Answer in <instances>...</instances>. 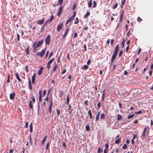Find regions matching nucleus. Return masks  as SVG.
<instances>
[{
	"label": "nucleus",
	"instance_id": "nucleus-45",
	"mask_svg": "<svg viewBox=\"0 0 153 153\" xmlns=\"http://www.w3.org/2000/svg\"><path fill=\"white\" fill-rule=\"evenodd\" d=\"M99 116L100 115H97L96 117V121H98L99 119Z\"/></svg>",
	"mask_w": 153,
	"mask_h": 153
},
{
	"label": "nucleus",
	"instance_id": "nucleus-39",
	"mask_svg": "<svg viewBox=\"0 0 153 153\" xmlns=\"http://www.w3.org/2000/svg\"><path fill=\"white\" fill-rule=\"evenodd\" d=\"M85 129L87 131H89L90 130V128L88 125H86L85 126Z\"/></svg>",
	"mask_w": 153,
	"mask_h": 153
},
{
	"label": "nucleus",
	"instance_id": "nucleus-25",
	"mask_svg": "<svg viewBox=\"0 0 153 153\" xmlns=\"http://www.w3.org/2000/svg\"><path fill=\"white\" fill-rule=\"evenodd\" d=\"M29 106L31 109L33 108V105L32 104V101L30 100L29 101Z\"/></svg>",
	"mask_w": 153,
	"mask_h": 153
},
{
	"label": "nucleus",
	"instance_id": "nucleus-50",
	"mask_svg": "<svg viewBox=\"0 0 153 153\" xmlns=\"http://www.w3.org/2000/svg\"><path fill=\"white\" fill-rule=\"evenodd\" d=\"M50 105H53V100L52 99L51 100V99L50 100Z\"/></svg>",
	"mask_w": 153,
	"mask_h": 153
},
{
	"label": "nucleus",
	"instance_id": "nucleus-6",
	"mask_svg": "<svg viewBox=\"0 0 153 153\" xmlns=\"http://www.w3.org/2000/svg\"><path fill=\"white\" fill-rule=\"evenodd\" d=\"M117 53H114V54H113L112 57L111 59V62H114V60L115 59L116 57L117 56Z\"/></svg>",
	"mask_w": 153,
	"mask_h": 153
},
{
	"label": "nucleus",
	"instance_id": "nucleus-44",
	"mask_svg": "<svg viewBox=\"0 0 153 153\" xmlns=\"http://www.w3.org/2000/svg\"><path fill=\"white\" fill-rule=\"evenodd\" d=\"M118 4L117 3H116L114 5L113 9L114 10L117 7Z\"/></svg>",
	"mask_w": 153,
	"mask_h": 153
},
{
	"label": "nucleus",
	"instance_id": "nucleus-26",
	"mask_svg": "<svg viewBox=\"0 0 153 153\" xmlns=\"http://www.w3.org/2000/svg\"><path fill=\"white\" fill-rule=\"evenodd\" d=\"M30 132L31 133L33 131V125L32 123H31L30 126Z\"/></svg>",
	"mask_w": 153,
	"mask_h": 153
},
{
	"label": "nucleus",
	"instance_id": "nucleus-42",
	"mask_svg": "<svg viewBox=\"0 0 153 153\" xmlns=\"http://www.w3.org/2000/svg\"><path fill=\"white\" fill-rule=\"evenodd\" d=\"M127 145L125 143L124 145L123 146L122 148L123 149H126L127 148Z\"/></svg>",
	"mask_w": 153,
	"mask_h": 153
},
{
	"label": "nucleus",
	"instance_id": "nucleus-12",
	"mask_svg": "<svg viewBox=\"0 0 153 153\" xmlns=\"http://www.w3.org/2000/svg\"><path fill=\"white\" fill-rule=\"evenodd\" d=\"M44 22V19L43 18L42 19L38 20L37 22V24L39 25L42 24Z\"/></svg>",
	"mask_w": 153,
	"mask_h": 153
},
{
	"label": "nucleus",
	"instance_id": "nucleus-18",
	"mask_svg": "<svg viewBox=\"0 0 153 153\" xmlns=\"http://www.w3.org/2000/svg\"><path fill=\"white\" fill-rule=\"evenodd\" d=\"M119 45H117L116 46L115 49L114 50V52L116 53H118V51L119 49Z\"/></svg>",
	"mask_w": 153,
	"mask_h": 153
},
{
	"label": "nucleus",
	"instance_id": "nucleus-54",
	"mask_svg": "<svg viewBox=\"0 0 153 153\" xmlns=\"http://www.w3.org/2000/svg\"><path fill=\"white\" fill-rule=\"evenodd\" d=\"M125 40L124 39L123 40V42H122V48H123L124 47V43H125Z\"/></svg>",
	"mask_w": 153,
	"mask_h": 153
},
{
	"label": "nucleus",
	"instance_id": "nucleus-57",
	"mask_svg": "<svg viewBox=\"0 0 153 153\" xmlns=\"http://www.w3.org/2000/svg\"><path fill=\"white\" fill-rule=\"evenodd\" d=\"M97 107L98 108H99L100 107V102H99L97 103Z\"/></svg>",
	"mask_w": 153,
	"mask_h": 153
},
{
	"label": "nucleus",
	"instance_id": "nucleus-7",
	"mask_svg": "<svg viewBox=\"0 0 153 153\" xmlns=\"http://www.w3.org/2000/svg\"><path fill=\"white\" fill-rule=\"evenodd\" d=\"M63 8V7L62 6H60L59 8V10L57 13V15L59 17L60 16L62 12Z\"/></svg>",
	"mask_w": 153,
	"mask_h": 153
},
{
	"label": "nucleus",
	"instance_id": "nucleus-1",
	"mask_svg": "<svg viewBox=\"0 0 153 153\" xmlns=\"http://www.w3.org/2000/svg\"><path fill=\"white\" fill-rule=\"evenodd\" d=\"M43 39H42L41 41H39L37 44L36 43L37 41L35 42L33 45V48L34 51H36L37 50V48L42 45L43 43Z\"/></svg>",
	"mask_w": 153,
	"mask_h": 153
},
{
	"label": "nucleus",
	"instance_id": "nucleus-61",
	"mask_svg": "<svg viewBox=\"0 0 153 153\" xmlns=\"http://www.w3.org/2000/svg\"><path fill=\"white\" fill-rule=\"evenodd\" d=\"M76 15V12L74 13L73 14V15L72 16H71V17L73 19V18H74Z\"/></svg>",
	"mask_w": 153,
	"mask_h": 153
},
{
	"label": "nucleus",
	"instance_id": "nucleus-34",
	"mask_svg": "<svg viewBox=\"0 0 153 153\" xmlns=\"http://www.w3.org/2000/svg\"><path fill=\"white\" fill-rule=\"evenodd\" d=\"M120 140H121V139H120V138H118L115 141V143L116 144H118L120 143Z\"/></svg>",
	"mask_w": 153,
	"mask_h": 153
},
{
	"label": "nucleus",
	"instance_id": "nucleus-41",
	"mask_svg": "<svg viewBox=\"0 0 153 153\" xmlns=\"http://www.w3.org/2000/svg\"><path fill=\"white\" fill-rule=\"evenodd\" d=\"M79 22V20L78 19L77 17L76 18V20L74 22V24H77Z\"/></svg>",
	"mask_w": 153,
	"mask_h": 153
},
{
	"label": "nucleus",
	"instance_id": "nucleus-46",
	"mask_svg": "<svg viewBox=\"0 0 153 153\" xmlns=\"http://www.w3.org/2000/svg\"><path fill=\"white\" fill-rule=\"evenodd\" d=\"M64 92L62 91H60V93H59V95L61 97H62L64 94Z\"/></svg>",
	"mask_w": 153,
	"mask_h": 153
},
{
	"label": "nucleus",
	"instance_id": "nucleus-3",
	"mask_svg": "<svg viewBox=\"0 0 153 153\" xmlns=\"http://www.w3.org/2000/svg\"><path fill=\"white\" fill-rule=\"evenodd\" d=\"M51 40V36L50 35H48L45 39V44L47 45H49Z\"/></svg>",
	"mask_w": 153,
	"mask_h": 153
},
{
	"label": "nucleus",
	"instance_id": "nucleus-23",
	"mask_svg": "<svg viewBox=\"0 0 153 153\" xmlns=\"http://www.w3.org/2000/svg\"><path fill=\"white\" fill-rule=\"evenodd\" d=\"M54 18V16H53V15H52L51 16V18L50 19H48L47 20L49 22V23H50L52 21V20H53Z\"/></svg>",
	"mask_w": 153,
	"mask_h": 153
},
{
	"label": "nucleus",
	"instance_id": "nucleus-14",
	"mask_svg": "<svg viewBox=\"0 0 153 153\" xmlns=\"http://www.w3.org/2000/svg\"><path fill=\"white\" fill-rule=\"evenodd\" d=\"M123 11L122 12V13H121V14L120 15V19L119 20V22H121L123 18Z\"/></svg>",
	"mask_w": 153,
	"mask_h": 153
},
{
	"label": "nucleus",
	"instance_id": "nucleus-33",
	"mask_svg": "<svg viewBox=\"0 0 153 153\" xmlns=\"http://www.w3.org/2000/svg\"><path fill=\"white\" fill-rule=\"evenodd\" d=\"M88 68V66L86 65H84L82 68V69H84L85 70H87Z\"/></svg>",
	"mask_w": 153,
	"mask_h": 153
},
{
	"label": "nucleus",
	"instance_id": "nucleus-10",
	"mask_svg": "<svg viewBox=\"0 0 153 153\" xmlns=\"http://www.w3.org/2000/svg\"><path fill=\"white\" fill-rule=\"evenodd\" d=\"M15 94L14 91L13 93H11L10 94V97L11 100H13L14 99Z\"/></svg>",
	"mask_w": 153,
	"mask_h": 153
},
{
	"label": "nucleus",
	"instance_id": "nucleus-36",
	"mask_svg": "<svg viewBox=\"0 0 153 153\" xmlns=\"http://www.w3.org/2000/svg\"><path fill=\"white\" fill-rule=\"evenodd\" d=\"M122 118V116L121 115H120L119 114L117 115V120H120Z\"/></svg>",
	"mask_w": 153,
	"mask_h": 153
},
{
	"label": "nucleus",
	"instance_id": "nucleus-8",
	"mask_svg": "<svg viewBox=\"0 0 153 153\" xmlns=\"http://www.w3.org/2000/svg\"><path fill=\"white\" fill-rule=\"evenodd\" d=\"M148 135L147 134L146 132H143L142 134L140 136V138L142 140H144L145 138V137L147 136Z\"/></svg>",
	"mask_w": 153,
	"mask_h": 153
},
{
	"label": "nucleus",
	"instance_id": "nucleus-37",
	"mask_svg": "<svg viewBox=\"0 0 153 153\" xmlns=\"http://www.w3.org/2000/svg\"><path fill=\"white\" fill-rule=\"evenodd\" d=\"M105 149H104L106 150H108L109 145L107 143L105 144Z\"/></svg>",
	"mask_w": 153,
	"mask_h": 153
},
{
	"label": "nucleus",
	"instance_id": "nucleus-40",
	"mask_svg": "<svg viewBox=\"0 0 153 153\" xmlns=\"http://www.w3.org/2000/svg\"><path fill=\"white\" fill-rule=\"evenodd\" d=\"M10 74H9L7 75V83H9L10 82Z\"/></svg>",
	"mask_w": 153,
	"mask_h": 153
},
{
	"label": "nucleus",
	"instance_id": "nucleus-11",
	"mask_svg": "<svg viewBox=\"0 0 153 153\" xmlns=\"http://www.w3.org/2000/svg\"><path fill=\"white\" fill-rule=\"evenodd\" d=\"M47 137V135L45 136L44 137L43 140H42L41 142V145L42 146H43L44 145L45 143Z\"/></svg>",
	"mask_w": 153,
	"mask_h": 153
},
{
	"label": "nucleus",
	"instance_id": "nucleus-48",
	"mask_svg": "<svg viewBox=\"0 0 153 153\" xmlns=\"http://www.w3.org/2000/svg\"><path fill=\"white\" fill-rule=\"evenodd\" d=\"M142 19L140 17H138L137 18V21L138 22H140L142 21Z\"/></svg>",
	"mask_w": 153,
	"mask_h": 153
},
{
	"label": "nucleus",
	"instance_id": "nucleus-63",
	"mask_svg": "<svg viewBox=\"0 0 153 153\" xmlns=\"http://www.w3.org/2000/svg\"><path fill=\"white\" fill-rule=\"evenodd\" d=\"M77 35H78L77 33L76 32L75 33H74V38H76L77 37Z\"/></svg>",
	"mask_w": 153,
	"mask_h": 153
},
{
	"label": "nucleus",
	"instance_id": "nucleus-32",
	"mask_svg": "<svg viewBox=\"0 0 153 153\" xmlns=\"http://www.w3.org/2000/svg\"><path fill=\"white\" fill-rule=\"evenodd\" d=\"M92 1L91 0H90L88 3V6L89 7H90L92 6Z\"/></svg>",
	"mask_w": 153,
	"mask_h": 153
},
{
	"label": "nucleus",
	"instance_id": "nucleus-51",
	"mask_svg": "<svg viewBox=\"0 0 153 153\" xmlns=\"http://www.w3.org/2000/svg\"><path fill=\"white\" fill-rule=\"evenodd\" d=\"M49 23L48 21L47 20L46 22L43 25V26H46Z\"/></svg>",
	"mask_w": 153,
	"mask_h": 153
},
{
	"label": "nucleus",
	"instance_id": "nucleus-52",
	"mask_svg": "<svg viewBox=\"0 0 153 153\" xmlns=\"http://www.w3.org/2000/svg\"><path fill=\"white\" fill-rule=\"evenodd\" d=\"M101 152H102V150H101L100 147L99 148L97 151V153H100Z\"/></svg>",
	"mask_w": 153,
	"mask_h": 153
},
{
	"label": "nucleus",
	"instance_id": "nucleus-60",
	"mask_svg": "<svg viewBox=\"0 0 153 153\" xmlns=\"http://www.w3.org/2000/svg\"><path fill=\"white\" fill-rule=\"evenodd\" d=\"M142 113V111H139L137 112H136L135 113V114H140Z\"/></svg>",
	"mask_w": 153,
	"mask_h": 153
},
{
	"label": "nucleus",
	"instance_id": "nucleus-17",
	"mask_svg": "<svg viewBox=\"0 0 153 153\" xmlns=\"http://www.w3.org/2000/svg\"><path fill=\"white\" fill-rule=\"evenodd\" d=\"M105 118V115L104 114V113H102L100 115V120L103 119V120H104Z\"/></svg>",
	"mask_w": 153,
	"mask_h": 153
},
{
	"label": "nucleus",
	"instance_id": "nucleus-28",
	"mask_svg": "<svg viewBox=\"0 0 153 153\" xmlns=\"http://www.w3.org/2000/svg\"><path fill=\"white\" fill-rule=\"evenodd\" d=\"M90 15V13L89 12H87L85 14L84 16V18H86L88 16Z\"/></svg>",
	"mask_w": 153,
	"mask_h": 153
},
{
	"label": "nucleus",
	"instance_id": "nucleus-20",
	"mask_svg": "<svg viewBox=\"0 0 153 153\" xmlns=\"http://www.w3.org/2000/svg\"><path fill=\"white\" fill-rule=\"evenodd\" d=\"M73 19L71 17L69 18L66 21V24H67L69 22H71L73 20Z\"/></svg>",
	"mask_w": 153,
	"mask_h": 153
},
{
	"label": "nucleus",
	"instance_id": "nucleus-2",
	"mask_svg": "<svg viewBox=\"0 0 153 153\" xmlns=\"http://www.w3.org/2000/svg\"><path fill=\"white\" fill-rule=\"evenodd\" d=\"M46 48L43 49L41 52H39L37 53V55L39 56L40 57L44 55L46 51Z\"/></svg>",
	"mask_w": 153,
	"mask_h": 153
},
{
	"label": "nucleus",
	"instance_id": "nucleus-47",
	"mask_svg": "<svg viewBox=\"0 0 153 153\" xmlns=\"http://www.w3.org/2000/svg\"><path fill=\"white\" fill-rule=\"evenodd\" d=\"M63 0H59L58 2L57 3H59V4L61 5L63 1Z\"/></svg>",
	"mask_w": 153,
	"mask_h": 153
},
{
	"label": "nucleus",
	"instance_id": "nucleus-30",
	"mask_svg": "<svg viewBox=\"0 0 153 153\" xmlns=\"http://www.w3.org/2000/svg\"><path fill=\"white\" fill-rule=\"evenodd\" d=\"M69 94H68V96L67 97V99H66L67 104L68 105H69Z\"/></svg>",
	"mask_w": 153,
	"mask_h": 153
},
{
	"label": "nucleus",
	"instance_id": "nucleus-31",
	"mask_svg": "<svg viewBox=\"0 0 153 153\" xmlns=\"http://www.w3.org/2000/svg\"><path fill=\"white\" fill-rule=\"evenodd\" d=\"M102 100L103 101L104 100L105 97V90H104L103 92V93L102 95Z\"/></svg>",
	"mask_w": 153,
	"mask_h": 153
},
{
	"label": "nucleus",
	"instance_id": "nucleus-19",
	"mask_svg": "<svg viewBox=\"0 0 153 153\" xmlns=\"http://www.w3.org/2000/svg\"><path fill=\"white\" fill-rule=\"evenodd\" d=\"M29 45H28L27 48V49L25 50V52L26 54V55H28L29 53Z\"/></svg>",
	"mask_w": 153,
	"mask_h": 153
},
{
	"label": "nucleus",
	"instance_id": "nucleus-24",
	"mask_svg": "<svg viewBox=\"0 0 153 153\" xmlns=\"http://www.w3.org/2000/svg\"><path fill=\"white\" fill-rule=\"evenodd\" d=\"M68 28H67L66 29V31L65 32V34L63 36V38H64L67 35V34L68 33Z\"/></svg>",
	"mask_w": 153,
	"mask_h": 153
},
{
	"label": "nucleus",
	"instance_id": "nucleus-22",
	"mask_svg": "<svg viewBox=\"0 0 153 153\" xmlns=\"http://www.w3.org/2000/svg\"><path fill=\"white\" fill-rule=\"evenodd\" d=\"M54 18V16H53V15H52L51 16V18L50 19H48L47 20L49 22V23H50L52 21V20H53Z\"/></svg>",
	"mask_w": 153,
	"mask_h": 153
},
{
	"label": "nucleus",
	"instance_id": "nucleus-4",
	"mask_svg": "<svg viewBox=\"0 0 153 153\" xmlns=\"http://www.w3.org/2000/svg\"><path fill=\"white\" fill-rule=\"evenodd\" d=\"M63 25V23H61L58 26L57 28V30L58 32L60 31L62 29Z\"/></svg>",
	"mask_w": 153,
	"mask_h": 153
},
{
	"label": "nucleus",
	"instance_id": "nucleus-59",
	"mask_svg": "<svg viewBox=\"0 0 153 153\" xmlns=\"http://www.w3.org/2000/svg\"><path fill=\"white\" fill-rule=\"evenodd\" d=\"M50 67V65L47 63V68H48V70H49Z\"/></svg>",
	"mask_w": 153,
	"mask_h": 153
},
{
	"label": "nucleus",
	"instance_id": "nucleus-62",
	"mask_svg": "<svg viewBox=\"0 0 153 153\" xmlns=\"http://www.w3.org/2000/svg\"><path fill=\"white\" fill-rule=\"evenodd\" d=\"M46 90H44V91L43 92V97H44L45 95L46 94Z\"/></svg>",
	"mask_w": 153,
	"mask_h": 153
},
{
	"label": "nucleus",
	"instance_id": "nucleus-53",
	"mask_svg": "<svg viewBox=\"0 0 153 153\" xmlns=\"http://www.w3.org/2000/svg\"><path fill=\"white\" fill-rule=\"evenodd\" d=\"M30 144L32 146H33V140L32 139H30Z\"/></svg>",
	"mask_w": 153,
	"mask_h": 153
},
{
	"label": "nucleus",
	"instance_id": "nucleus-29",
	"mask_svg": "<svg viewBox=\"0 0 153 153\" xmlns=\"http://www.w3.org/2000/svg\"><path fill=\"white\" fill-rule=\"evenodd\" d=\"M126 1V0H122L121 3V8H123V6L124 4H125V2Z\"/></svg>",
	"mask_w": 153,
	"mask_h": 153
},
{
	"label": "nucleus",
	"instance_id": "nucleus-58",
	"mask_svg": "<svg viewBox=\"0 0 153 153\" xmlns=\"http://www.w3.org/2000/svg\"><path fill=\"white\" fill-rule=\"evenodd\" d=\"M39 97H42V91L41 90L39 91Z\"/></svg>",
	"mask_w": 153,
	"mask_h": 153
},
{
	"label": "nucleus",
	"instance_id": "nucleus-64",
	"mask_svg": "<svg viewBox=\"0 0 153 153\" xmlns=\"http://www.w3.org/2000/svg\"><path fill=\"white\" fill-rule=\"evenodd\" d=\"M88 114L89 115H92L91 111L90 110H89L88 112Z\"/></svg>",
	"mask_w": 153,
	"mask_h": 153
},
{
	"label": "nucleus",
	"instance_id": "nucleus-35",
	"mask_svg": "<svg viewBox=\"0 0 153 153\" xmlns=\"http://www.w3.org/2000/svg\"><path fill=\"white\" fill-rule=\"evenodd\" d=\"M54 58H53L52 59H51L50 60L48 61V63L51 65L52 63V62L54 61Z\"/></svg>",
	"mask_w": 153,
	"mask_h": 153
},
{
	"label": "nucleus",
	"instance_id": "nucleus-9",
	"mask_svg": "<svg viewBox=\"0 0 153 153\" xmlns=\"http://www.w3.org/2000/svg\"><path fill=\"white\" fill-rule=\"evenodd\" d=\"M36 76V74H34L32 76V82L33 84H34L35 82V77Z\"/></svg>",
	"mask_w": 153,
	"mask_h": 153
},
{
	"label": "nucleus",
	"instance_id": "nucleus-5",
	"mask_svg": "<svg viewBox=\"0 0 153 153\" xmlns=\"http://www.w3.org/2000/svg\"><path fill=\"white\" fill-rule=\"evenodd\" d=\"M143 132H146L147 134L149 135V128L147 127H146L143 130Z\"/></svg>",
	"mask_w": 153,
	"mask_h": 153
},
{
	"label": "nucleus",
	"instance_id": "nucleus-43",
	"mask_svg": "<svg viewBox=\"0 0 153 153\" xmlns=\"http://www.w3.org/2000/svg\"><path fill=\"white\" fill-rule=\"evenodd\" d=\"M134 114H131L130 115H129L128 116V118L129 119H131L132 117H133L134 116Z\"/></svg>",
	"mask_w": 153,
	"mask_h": 153
},
{
	"label": "nucleus",
	"instance_id": "nucleus-13",
	"mask_svg": "<svg viewBox=\"0 0 153 153\" xmlns=\"http://www.w3.org/2000/svg\"><path fill=\"white\" fill-rule=\"evenodd\" d=\"M43 68H44L43 67H41L40 68L38 73V75H40L42 74Z\"/></svg>",
	"mask_w": 153,
	"mask_h": 153
},
{
	"label": "nucleus",
	"instance_id": "nucleus-49",
	"mask_svg": "<svg viewBox=\"0 0 153 153\" xmlns=\"http://www.w3.org/2000/svg\"><path fill=\"white\" fill-rule=\"evenodd\" d=\"M76 4L74 3L73 4V7L72 8L73 10H74L76 8Z\"/></svg>",
	"mask_w": 153,
	"mask_h": 153
},
{
	"label": "nucleus",
	"instance_id": "nucleus-27",
	"mask_svg": "<svg viewBox=\"0 0 153 153\" xmlns=\"http://www.w3.org/2000/svg\"><path fill=\"white\" fill-rule=\"evenodd\" d=\"M58 65L56 64L53 68V71L54 72L58 68Z\"/></svg>",
	"mask_w": 153,
	"mask_h": 153
},
{
	"label": "nucleus",
	"instance_id": "nucleus-16",
	"mask_svg": "<svg viewBox=\"0 0 153 153\" xmlns=\"http://www.w3.org/2000/svg\"><path fill=\"white\" fill-rule=\"evenodd\" d=\"M16 76V79H18V81L19 82H21L22 81V80L20 78L19 76V75L18 74L16 73L15 74Z\"/></svg>",
	"mask_w": 153,
	"mask_h": 153
},
{
	"label": "nucleus",
	"instance_id": "nucleus-15",
	"mask_svg": "<svg viewBox=\"0 0 153 153\" xmlns=\"http://www.w3.org/2000/svg\"><path fill=\"white\" fill-rule=\"evenodd\" d=\"M28 85L29 86V88L30 90H32V87L31 83V82L30 81V78H29L28 80Z\"/></svg>",
	"mask_w": 153,
	"mask_h": 153
},
{
	"label": "nucleus",
	"instance_id": "nucleus-38",
	"mask_svg": "<svg viewBox=\"0 0 153 153\" xmlns=\"http://www.w3.org/2000/svg\"><path fill=\"white\" fill-rule=\"evenodd\" d=\"M56 114H57V116H59L60 114V111L59 110V109L58 108L56 109Z\"/></svg>",
	"mask_w": 153,
	"mask_h": 153
},
{
	"label": "nucleus",
	"instance_id": "nucleus-55",
	"mask_svg": "<svg viewBox=\"0 0 153 153\" xmlns=\"http://www.w3.org/2000/svg\"><path fill=\"white\" fill-rule=\"evenodd\" d=\"M53 55V52H51L50 54H49V57H48V59H50V58Z\"/></svg>",
	"mask_w": 153,
	"mask_h": 153
},
{
	"label": "nucleus",
	"instance_id": "nucleus-56",
	"mask_svg": "<svg viewBox=\"0 0 153 153\" xmlns=\"http://www.w3.org/2000/svg\"><path fill=\"white\" fill-rule=\"evenodd\" d=\"M93 4L94 5L93 6V7H95L97 5V4L95 1H93Z\"/></svg>",
	"mask_w": 153,
	"mask_h": 153
},
{
	"label": "nucleus",
	"instance_id": "nucleus-21",
	"mask_svg": "<svg viewBox=\"0 0 153 153\" xmlns=\"http://www.w3.org/2000/svg\"><path fill=\"white\" fill-rule=\"evenodd\" d=\"M54 18V16H53V15H52L51 16V18L50 19H48L47 20L49 22V23H50L52 21V20H53Z\"/></svg>",
	"mask_w": 153,
	"mask_h": 153
}]
</instances>
